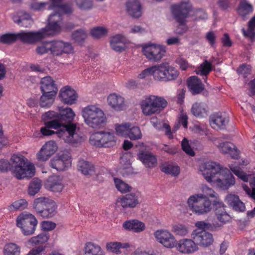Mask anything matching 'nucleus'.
<instances>
[{
  "label": "nucleus",
  "mask_w": 255,
  "mask_h": 255,
  "mask_svg": "<svg viewBox=\"0 0 255 255\" xmlns=\"http://www.w3.org/2000/svg\"><path fill=\"white\" fill-rule=\"evenodd\" d=\"M75 116V114L71 108L60 107L59 116L54 120L59 124V129L56 132L57 136L62 138L66 142L76 146L83 140V137L78 133L76 125L73 122Z\"/></svg>",
  "instance_id": "obj_1"
},
{
  "label": "nucleus",
  "mask_w": 255,
  "mask_h": 255,
  "mask_svg": "<svg viewBox=\"0 0 255 255\" xmlns=\"http://www.w3.org/2000/svg\"><path fill=\"white\" fill-rule=\"evenodd\" d=\"M200 170L207 182L216 183L221 189L227 190L235 183L230 170L222 168L216 162H205L200 166Z\"/></svg>",
  "instance_id": "obj_2"
},
{
  "label": "nucleus",
  "mask_w": 255,
  "mask_h": 255,
  "mask_svg": "<svg viewBox=\"0 0 255 255\" xmlns=\"http://www.w3.org/2000/svg\"><path fill=\"white\" fill-rule=\"evenodd\" d=\"M11 171L18 179H29L34 175L35 166L27 162L21 155L13 154L10 162L4 159H0V171Z\"/></svg>",
  "instance_id": "obj_3"
},
{
  "label": "nucleus",
  "mask_w": 255,
  "mask_h": 255,
  "mask_svg": "<svg viewBox=\"0 0 255 255\" xmlns=\"http://www.w3.org/2000/svg\"><path fill=\"white\" fill-rule=\"evenodd\" d=\"M195 226L197 229L192 232V238L197 246L203 247H209L214 241L212 234L206 232V230L214 231L221 227L218 223L212 224L204 221H198Z\"/></svg>",
  "instance_id": "obj_4"
},
{
  "label": "nucleus",
  "mask_w": 255,
  "mask_h": 255,
  "mask_svg": "<svg viewBox=\"0 0 255 255\" xmlns=\"http://www.w3.org/2000/svg\"><path fill=\"white\" fill-rule=\"evenodd\" d=\"M85 123L90 127L98 128L104 127L107 122L106 117L103 111L93 105L84 108L82 112Z\"/></svg>",
  "instance_id": "obj_5"
},
{
  "label": "nucleus",
  "mask_w": 255,
  "mask_h": 255,
  "mask_svg": "<svg viewBox=\"0 0 255 255\" xmlns=\"http://www.w3.org/2000/svg\"><path fill=\"white\" fill-rule=\"evenodd\" d=\"M170 9L173 18L179 23V26L176 29V33L182 34L187 31L186 19L191 10L190 5L187 2L182 1L179 3L172 5Z\"/></svg>",
  "instance_id": "obj_6"
},
{
  "label": "nucleus",
  "mask_w": 255,
  "mask_h": 255,
  "mask_svg": "<svg viewBox=\"0 0 255 255\" xmlns=\"http://www.w3.org/2000/svg\"><path fill=\"white\" fill-rule=\"evenodd\" d=\"M167 105V102L164 98L154 95L145 97L140 104L142 112L146 116L160 113Z\"/></svg>",
  "instance_id": "obj_7"
},
{
  "label": "nucleus",
  "mask_w": 255,
  "mask_h": 255,
  "mask_svg": "<svg viewBox=\"0 0 255 255\" xmlns=\"http://www.w3.org/2000/svg\"><path fill=\"white\" fill-rule=\"evenodd\" d=\"M33 207L37 215L43 218H51L57 213L55 202L48 198L40 197L35 199Z\"/></svg>",
  "instance_id": "obj_8"
},
{
  "label": "nucleus",
  "mask_w": 255,
  "mask_h": 255,
  "mask_svg": "<svg viewBox=\"0 0 255 255\" xmlns=\"http://www.w3.org/2000/svg\"><path fill=\"white\" fill-rule=\"evenodd\" d=\"M212 201L204 196L202 194H198L190 196L187 203L193 212L198 215H202L211 210Z\"/></svg>",
  "instance_id": "obj_9"
},
{
  "label": "nucleus",
  "mask_w": 255,
  "mask_h": 255,
  "mask_svg": "<svg viewBox=\"0 0 255 255\" xmlns=\"http://www.w3.org/2000/svg\"><path fill=\"white\" fill-rule=\"evenodd\" d=\"M38 221L33 215L22 213L16 219V226L21 229L24 236H30L34 233Z\"/></svg>",
  "instance_id": "obj_10"
},
{
  "label": "nucleus",
  "mask_w": 255,
  "mask_h": 255,
  "mask_svg": "<svg viewBox=\"0 0 255 255\" xmlns=\"http://www.w3.org/2000/svg\"><path fill=\"white\" fill-rule=\"evenodd\" d=\"M156 69L154 72V79L157 81L168 82L176 79L179 72L168 62L156 65Z\"/></svg>",
  "instance_id": "obj_11"
},
{
  "label": "nucleus",
  "mask_w": 255,
  "mask_h": 255,
  "mask_svg": "<svg viewBox=\"0 0 255 255\" xmlns=\"http://www.w3.org/2000/svg\"><path fill=\"white\" fill-rule=\"evenodd\" d=\"M91 145L98 147H110L116 143L114 134L110 132L98 131L92 134L89 139Z\"/></svg>",
  "instance_id": "obj_12"
},
{
  "label": "nucleus",
  "mask_w": 255,
  "mask_h": 255,
  "mask_svg": "<svg viewBox=\"0 0 255 255\" xmlns=\"http://www.w3.org/2000/svg\"><path fill=\"white\" fill-rule=\"evenodd\" d=\"M165 46L160 45L151 44L142 47V52L147 59L152 62H158L165 55Z\"/></svg>",
  "instance_id": "obj_13"
},
{
  "label": "nucleus",
  "mask_w": 255,
  "mask_h": 255,
  "mask_svg": "<svg viewBox=\"0 0 255 255\" xmlns=\"http://www.w3.org/2000/svg\"><path fill=\"white\" fill-rule=\"evenodd\" d=\"M50 53L53 56H59L63 54H70L74 51L71 44L62 40L50 41Z\"/></svg>",
  "instance_id": "obj_14"
},
{
  "label": "nucleus",
  "mask_w": 255,
  "mask_h": 255,
  "mask_svg": "<svg viewBox=\"0 0 255 255\" xmlns=\"http://www.w3.org/2000/svg\"><path fill=\"white\" fill-rule=\"evenodd\" d=\"M71 156L69 154H58L50 160V166L57 171H64L71 166Z\"/></svg>",
  "instance_id": "obj_15"
},
{
  "label": "nucleus",
  "mask_w": 255,
  "mask_h": 255,
  "mask_svg": "<svg viewBox=\"0 0 255 255\" xmlns=\"http://www.w3.org/2000/svg\"><path fill=\"white\" fill-rule=\"evenodd\" d=\"M187 86L193 95L202 94L203 96L207 97L209 94L208 91L205 90L204 85L201 79L197 76H191L188 79Z\"/></svg>",
  "instance_id": "obj_16"
},
{
  "label": "nucleus",
  "mask_w": 255,
  "mask_h": 255,
  "mask_svg": "<svg viewBox=\"0 0 255 255\" xmlns=\"http://www.w3.org/2000/svg\"><path fill=\"white\" fill-rule=\"evenodd\" d=\"M154 236L156 240L166 248H172L176 245V240L173 235L166 230H157Z\"/></svg>",
  "instance_id": "obj_17"
},
{
  "label": "nucleus",
  "mask_w": 255,
  "mask_h": 255,
  "mask_svg": "<svg viewBox=\"0 0 255 255\" xmlns=\"http://www.w3.org/2000/svg\"><path fill=\"white\" fill-rule=\"evenodd\" d=\"M212 205L216 216L219 221L226 223L230 220V216L225 211V206L219 198L213 200Z\"/></svg>",
  "instance_id": "obj_18"
},
{
  "label": "nucleus",
  "mask_w": 255,
  "mask_h": 255,
  "mask_svg": "<svg viewBox=\"0 0 255 255\" xmlns=\"http://www.w3.org/2000/svg\"><path fill=\"white\" fill-rule=\"evenodd\" d=\"M52 16L48 18V23L46 27L40 31L43 33V38L46 36H53L60 33L61 27L60 25V18L59 16L56 19L52 20Z\"/></svg>",
  "instance_id": "obj_19"
},
{
  "label": "nucleus",
  "mask_w": 255,
  "mask_h": 255,
  "mask_svg": "<svg viewBox=\"0 0 255 255\" xmlns=\"http://www.w3.org/2000/svg\"><path fill=\"white\" fill-rule=\"evenodd\" d=\"M59 97L63 103L71 105L75 103L77 94L74 89L69 86H66L60 90Z\"/></svg>",
  "instance_id": "obj_20"
},
{
  "label": "nucleus",
  "mask_w": 255,
  "mask_h": 255,
  "mask_svg": "<svg viewBox=\"0 0 255 255\" xmlns=\"http://www.w3.org/2000/svg\"><path fill=\"white\" fill-rule=\"evenodd\" d=\"M18 39L25 43H33L43 39V33L38 31H22L17 33Z\"/></svg>",
  "instance_id": "obj_21"
},
{
  "label": "nucleus",
  "mask_w": 255,
  "mask_h": 255,
  "mask_svg": "<svg viewBox=\"0 0 255 255\" xmlns=\"http://www.w3.org/2000/svg\"><path fill=\"white\" fill-rule=\"evenodd\" d=\"M56 143L53 141L47 142L37 153L39 161H46L57 150Z\"/></svg>",
  "instance_id": "obj_22"
},
{
  "label": "nucleus",
  "mask_w": 255,
  "mask_h": 255,
  "mask_svg": "<svg viewBox=\"0 0 255 255\" xmlns=\"http://www.w3.org/2000/svg\"><path fill=\"white\" fill-rule=\"evenodd\" d=\"M175 247L180 252L184 254H192L198 250L195 241L188 239L180 240L176 242Z\"/></svg>",
  "instance_id": "obj_23"
},
{
  "label": "nucleus",
  "mask_w": 255,
  "mask_h": 255,
  "mask_svg": "<svg viewBox=\"0 0 255 255\" xmlns=\"http://www.w3.org/2000/svg\"><path fill=\"white\" fill-rule=\"evenodd\" d=\"M137 156V159L147 168L154 167L157 164L156 156L149 151L139 149Z\"/></svg>",
  "instance_id": "obj_24"
},
{
  "label": "nucleus",
  "mask_w": 255,
  "mask_h": 255,
  "mask_svg": "<svg viewBox=\"0 0 255 255\" xmlns=\"http://www.w3.org/2000/svg\"><path fill=\"white\" fill-rule=\"evenodd\" d=\"M139 193H131L123 196L118 201L123 208H134L140 203Z\"/></svg>",
  "instance_id": "obj_25"
},
{
  "label": "nucleus",
  "mask_w": 255,
  "mask_h": 255,
  "mask_svg": "<svg viewBox=\"0 0 255 255\" xmlns=\"http://www.w3.org/2000/svg\"><path fill=\"white\" fill-rule=\"evenodd\" d=\"M40 84L42 93L57 94L58 88L55 81L50 76H46L42 78Z\"/></svg>",
  "instance_id": "obj_26"
},
{
  "label": "nucleus",
  "mask_w": 255,
  "mask_h": 255,
  "mask_svg": "<svg viewBox=\"0 0 255 255\" xmlns=\"http://www.w3.org/2000/svg\"><path fill=\"white\" fill-rule=\"evenodd\" d=\"M226 201L227 203L235 211L237 212H244L245 211V205L240 200L238 195L230 194L227 196Z\"/></svg>",
  "instance_id": "obj_27"
},
{
  "label": "nucleus",
  "mask_w": 255,
  "mask_h": 255,
  "mask_svg": "<svg viewBox=\"0 0 255 255\" xmlns=\"http://www.w3.org/2000/svg\"><path fill=\"white\" fill-rule=\"evenodd\" d=\"M126 6L128 13L132 17L138 18L141 15V6L138 0H128Z\"/></svg>",
  "instance_id": "obj_28"
},
{
  "label": "nucleus",
  "mask_w": 255,
  "mask_h": 255,
  "mask_svg": "<svg viewBox=\"0 0 255 255\" xmlns=\"http://www.w3.org/2000/svg\"><path fill=\"white\" fill-rule=\"evenodd\" d=\"M218 147L222 152L224 154L229 153L233 158L238 159L239 157V150L231 142H222Z\"/></svg>",
  "instance_id": "obj_29"
},
{
  "label": "nucleus",
  "mask_w": 255,
  "mask_h": 255,
  "mask_svg": "<svg viewBox=\"0 0 255 255\" xmlns=\"http://www.w3.org/2000/svg\"><path fill=\"white\" fill-rule=\"evenodd\" d=\"M44 127L40 128V133L42 136H49L57 134V130L59 129V124L55 120L44 122Z\"/></svg>",
  "instance_id": "obj_30"
},
{
  "label": "nucleus",
  "mask_w": 255,
  "mask_h": 255,
  "mask_svg": "<svg viewBox=\"0 0 255 255\" xmlns=\"http://www.w3.org/2000/svg\"><path fill=\"white\" fill-rule=\"evenodd\" d=\"M108 102L114 109L117 111H121L124 107V99L121 96L116 94L110 95L108 97Z\"/></svg>",
  "instance_id": "obj_31"
},
{
  "label": "nucleus",
  "mask_w": 255,
  "mask_h": 255,
  "mask_svg": "<svg viewBox=\"0 0 255 255\" xmlns=\"http://www.w3.org/2000/svg\"><path fill=\"white\" fill-rule=\"evenodd\" d=\"M123 226L126 230L135 233L140 232L145 229L144 224L137 220L127 221L124 222Z\"/></svg>",
  "instance_id": "obj_32"
},
{
  "label": "nucleus",
  "mask_w": 255,
  "mask_h": 255,
  "mask_svg": "<svg viewBox=\"0 0 255 255\" xmlns=\"http://www.w3.org/2000/svg\"><path fill=\"white\" fill-rule=\"evenodd\" d=\"M228 118L223 116L220 114H217L210 117V124L213 128H218L223 129L228 124Z\"/></svg>",
  "instance_id": "obj_33"
},
{
  "label": "nucleus",
  "mask_w": 255,
  "mask_h": 255,
  "mask_svg": "<svg viewBox=\"0 0 255 255\" xmlns=\"http://www.w3.org/2000/svg\"><path fill=\"white\" fill-rule=\"evenodd\" d=\"M191 113L197 118H203L207 116V110L206 104L203 103H195L192 105Z\"/></svg>",
  "instance_id": "obj_34"
},
{
  "label": "nucleus",
  "mask_w": 255,
  "mask_h": 255,
  "mask_svg": "<svg viewBox=\"0 0 255 255\" xmlns=\"http://www.w3.org/2000/svg\"><path fill=\"white\" fill-rule=\"evenodd\" d=\"M85 255H105L104 252L98 245L92 242L87 243L84 247Z\"/></svg>",
  "instance_id": "obj_35"
},
{
  "label": "nucleus",
  "mask_w": 255,
  "mask_h": 255,
  "mask_svg": "<svg viewBox=\"0 0 255 255\" xmlns=\"http://www.w3.org/2000/svg\"><path fill=\"white\" fill-rule=\"evenodd\" d=\"M77 168L78 170L84 175H92L95 172L94 165L91 163L84 159L79 160Z\"/></svg>",
  "instance_id": "obj_36"
},
{
  "label": "nucleus",
  "mask_w": 255,
  "mask_h": 255,
  "mask_svg": "<svg viewBox=\"0 0 255 255\" xmlns=\"http://www.w3.org/2000/svg\"><path fill=\"white\" fill-rule=\"evenodd\" d=\"M212 70V64L206 60L196 70V73L197 75L203 76V79L204 80V82L207 83L208 75Z\"/></svg>",
  "instance_id": "obj_37"
},
{
  "label": "nucleus",
  "mask_w": 255,
  "mask_h": 255,
  "mask_svg": "<svg viewBox=\"0 0 255 255\" xmlns=\"http://www.w3.org/2000/svg\"><path fill=\"white\" fill-rule=\"evenodd\" d=\"M253 11L252 5L246 0L241 1L239 5L238 12L244 19L246 16L252 13Z\"/></svg>",
  "instance_id": "obj_38"
},
{
  "label": "nucleus",
  "mask_w": 255,
  "mask_h": 255,
  "mask_svg": "<svg viewBox=\"0 0 255 255\" xmlns=\"http://www.w3.org/2000/svg\"><path fill=\"white\" fill-rule=\"evenodd\" d=\"M47 185L50 189L54 192H59L63 189L61 180H60L59 177L56 176L49 177Z\"/></svg>",
  "instance_id": "obj_39"
},
{
  "label": "nucleus",
  "mask_w": 255,
  "mask_h": 255,
  "mask_svg": "<svg viewBox=\"0 0 255 255\" xmlns=\"http://www.w3.org/2000/svg\"><path fill=\"white\" fill-rule=\"evenodd\" d=\"M42 93V95L40 97L39 102L40 107L43 108L50 107L53 104L56 95L50 93Z\"/></svg>",
  "instance_id": "obj_40"
},
{
  "label": "nucleus",
  "mask_w": 255,
  "mask_h": 255,
  "mask_svg": "<svg viewBox=\"0 0 255 255\" xmlns=\"http://www.w3.org/2000/svg\"><path fill=\"white\" fill-rule=\"evenodd\" d=\"M160 170L166 174H170L174 176H177L180 172L179 166L170 164L162 165Z\"/></svg>",
  "instance_id": "obj_41"
},
{
  "label": "nucleus",
  "mask_w": 255,
  "mask_h": 255,
  "mask_svg": "<svg viewBox=\"0 0 255 255\" xmlns=\"http://www.w3.org/2000/svg\"><path fill=\"white\" fill-rule=\"evenodd\" d=\"M20 248L14 243H9L5 245L3 248L4 255H19Z\"/></svg>",
  "instance_id": "obj_42"
},
{
  "label": "nucleus",
  "mask_w": 255,
  "mask_h": 255,
  "mask_svg": "<svg viewBox=\"0 0 255 255\" xmlns=\"http://www.w3.org/2000/svg\"><path fill=\"white\" fill-rule=\"evenodd\" d=\"M49 238V236L48 233L45 232L42 233L37 236L32 237L29 240V243H31L32 245H38L42 244L46 242Z\"/></svg>",
  "instance_id": "obj_43"
},
{
  "label": "nucleus",
  "mask_w": 255,
  "mask_h": 255,
  "mask_svg": "<svg viewBox=\"0 0 255 255\" xmlns=\"http://www.w3.org/2000/svg\"><path fill=\"white\" fill-rule=\"evenodd\" d=\"M41 187V180L37 178L33 179L29 185L28 189L29 195H35L39 191Z\"/></svg>",
  "instance_id": "obj_44"
},
{
  "label": "nucleus",
  "mask_w": 255,
  "mask_h": 255,
  "mask_svg": "<svg viewBox=\"0 0 255 255\" xmlns=\"http://www.w3.org/2000/svg\"><path fill=\"white\" fill-rule=\"evenodd\" d=\"M127 136H128L131 140H135L141 139L142 134L139 127L136 126H131L129 128Z\"/></svg>",
  "instance_id": "obj_45"
},
{
  "label": "nucleus",
  "mask_w": 255,
  "mask_h": 255,
  "mask_svg": "<svg viewBox=\"0 0 255 255\" xmlns=\"http://www.w3.org/2000/svg\"><path fill=\"white\" fill-rule=\"evenodd\" d=\"M17 39V33H7L0 35V43L4 44H12Z\"/></svg>",
  "instance_id": "obj_46"
},
{
  "label": "nucleus",
  "mask_w": 255,
  "mask_h": 255,
  "mask_svg": "<svg viewBox=\"0 0 255 255\" xmlns=\"http://www.w3.org/2000/svg\"><path fill=\"white\" fill-rule=\"evenodd\" d=\"M27 206V202L25 199H20L13 202L8 206V210L12 211L14 210H23Z\"/></svg>",
  "instance_id": "obj_47"
},
{
  "label": "nucleus",
  "mask_w": 255,
  "mask_h": 255,
  "mask_svg": "<svg viewBox=\"0 0 255 255\" xmlns=\"http://www.w3.org/2000/svg\"><path fill=\"white\" fill-rule=\"evenodd\" d=\"M72 37L75 42L81 44L87 37V34L84 30L80 29L73 32L72 34Z\"/></svg>",
  "instance_id": "obj_48"
},
{
  "label": "nucleus",
  "mask_w": 255,
  "mask_h": 255,
  "mask_svg": "<svg viewBox=\"0 0 255 255\" xmlns=\"http://www.w3.org/2000/svg\"><path fill=\"white\" fill-rule=\"evenodd\" d=\"M172 232L176 235L185 236L188 233V228L184 225L177 224L172 227Z\"/></svg>",
  "instance_id": "obj_49"
},
{
  "label": "nucleus",
  "mask_w": 255,
  "mask_h": 255,
  "mask_svg": "<svg viewBox=\"0 0 255 255\" xmlns=\"http://www.w3.org/2000/svg\"><path fill=\"white\" fill-rule=\"evenodd\" d=\"M90 33L94 38H100L107 35L108 30L102 27H96L91 30Z\"/></svg>",
  "instance_id": "obj_50"
},
{
  "label": "nucleus",
  "mask_w": 255,
  "mask_h": 255,
  "mask_svg": "<svg viewBox=\"0 0 255 255\" xmlns=\"http://www.w3.org/2000/svg\"><path fill=\"white\" fill-rule=\"evenodd\" d=\"M114 181L117 189L122 193L129 191L131 188L128 184L119 178H115Z\"/></svg>",
  "instance_id": "obj_51"
},
{
  "label": "nucleus",
  "mask_w": 255,
  "mask_h": 255,
  "mask_svg": "<svg viewBox=\"0 0 255 255\" xmlns=\"http://www.w3.org/2000/svg\"><path fill=\"white\" fill-rule=\"evenodd\" d=\"M55 8L61 13L62 16L63 14H70L73 12L72 4L71 3H61Z\"/></svg>",
  "instance_id": "obj_52"
},
{
  "label": "nucleus",
  "mask_w": 255,
  "mask_h": 255,
  "mask_svg": "<svg viewBox=\"0 0 255 255\" xmlns=\"http://www.w3.org/2000/svg\"><path fill=\"white\" fill-rule=\"evenodd\" d=\"M202 190L203 193L202 194L204 196H206L209 199V197L211 198V200L216 199V198H219L218 195L215 191L209 187L208 186L206 185H202Z\"/></svg>",
  "instance_id": "obj_53"
},
{
  "label": "nucleus",
  "mask_w": 255,
  "mask_h": 255,
  "mask_svg": "<svg viewBox=\"0 0 255 255\" xmlns=\"http://www.w3.org/2000/svg\"><path fill=\"white\" fill-rule=\"evenodd\" d=\"M131 127L129 123H125L116 127V130L118 134L122 136H127L129 128Z\"/></svg>",
  "instance_id": "obj_54"
},
{
  "label": "nucleus",
  "mask_w": 255,
  "mask_h": 255,
  "mask_svg": "<svg viewBox=\"0 0 255 255\" xmlns=\"http://www.w3.org/2000/svg\"><path fill=\"white\" fill-rule=\"evenodd\" d=\"M78 7L82 10H89L92 7V0H75Z\"/></svg>",
  "instance_id": "obj_55"
},
{
  "label": "nucleus",
  "mask_w": 255,
  "mask_h": 255,
  "mask_svg": "<svg viewBox=\"0 0 255 255\" xmlns=\"http://www.w3.org/2000/svg\"><path fill=\"white\" fill-rule=\"evenodd\" d=\"M36 52L40 55L50 52V41L42 42L36 49Z\"/></svg>",
  "instance_id": "obj_56"
},
{
  "label": "nucleus",
  "mask_w": 255,
  "mask_h": 255,
  "mask_svg": "<svg viewBox=\"0 0 255 255\" xmlns=\"http://www.w3.org/2000/svg\"><path fill=\"white\" fill-rule=\"evenodd\" d=\"M49 3L47 2L33 1L30 4V8L34 11H42Z\"/></svg>",
  "instance_id": "obj_57"
},
{
  "label": "nucleus",
  "mask_w": 255,
  "mask_h": 255,
  "mask_svg": "<svg viewBox=\"0 0 255 255\" xmlns=\"http://www.w3.org/2000/svg\"><path fill=\"white\" fill-rule=\"evenodd\" d=\"M122 243L118 242L109 243L107 245V250L117 254L121 253Z\"/></svg>",
  "instance_id": "obj_58"
},
{
  "label": "nucleus",
  "mask_w": 255,
  "mask_h": 255,
  "mask_svg": "<svg viewBox=\"0 0 255 255\" xmlns=\"http://www.w3.org/2000/svg\"><path fill=\"white\" fill-rule=\"evenodd\" d=\"M181 146L183 150L187 154L190 156H194L195 152L192 149L191 146L189 144L188 140L184 138L181 142Z\"/></svg>",
  "instance_id": "obj_59"
},
{
  "label": "nucleus",
  "mask_w": 255,
  "mask_h": 255,
  "mask_svg": "<svg viewBox=\"0 0 255 255\" xmlns=\"http://www.w3.org/2000/svg\"><path fill=\"white\" fill-rule=\"evenodd\" d=\"M230 168L235 175H236L244 181L247 182L248 181V177L247 175L245 174L242 171H241L240 168L238 166L233 167L232 165H230Z\"/></svg>",
  "instance_id": "obj_60"
},
{
  "label": "nucleus",
  "mask_w": 255,
  "mask_h": 255,
  "mask_svg": "<svg viewBox=\"0 0 255 255\" xmlns=\"http://www.w3.org/2000/svg\"><path fill=\"white\" fill-rule=\"evenodd\" d=\"M126 41V38L124 35L122 34H118L112 37L110 43H113V45L114 46V43L125 44Z\"/></svg>",
  "instance_id": "obj_61"
},
{
  "label": "nucleus",
  "mask_w": 255,
  "mask_h": 255,
  "mask_svg": "<svg viewBox=\"0 0 255 255\" xmlns=\"http://www.w3.org/2000/svg\"><path fill=\"white\" fill-rule=\"evenodd\" d=\"M155 69H156V65L144 70L141 73L138 75V77L140 79H143L146 76L152 75L154 78V72Z\"/></svg>",
  "instance_id": "obj_62"
},
{
  "label": "nucleus",
  "mask_w": 255,
  "mask_h": 255,
  "mask_svg": "<svg viewBox=\"0 0 255 255\" xmlns=\"http://www.w3.org/2000/svg\"><path fill=\"white\" fill-rule=\"evenodd\" d=\"M58 113L54 111H49L42 116V119L44 122L51 121L58 117Z\"/></svg>",
  "instance_id": "obj_63"
},
{
  "label": "nucleus",
  "mask_w": 255,
  "mask_h": 255,
  "mask_svg": "<svg viewBox=\"0 0 255 255\" xmlns=\"http://www.w3.org/2000/svg\"><path fill=\"white\" fill-rule=\"evenodd\" d=\"M251 67L250 65L243 64L241 65L237 69V72L239 74H242L244 77H247L248 74L251 73Z\"/></svg>",
  "instance_id": "obj_64"
}]
</instances>
